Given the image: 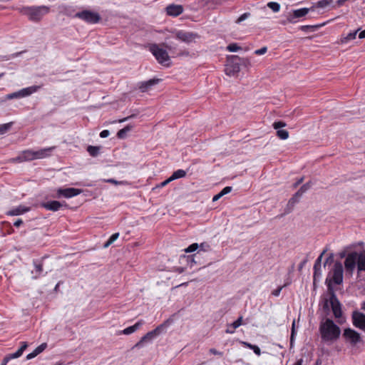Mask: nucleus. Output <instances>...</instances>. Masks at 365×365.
I'll return each mask as SVG.
<instances>
[{"instance_id": "2eb2a0df", "label": "nucleus", "mask_w": 365, "mask_h": 365, "mask_svg": "<svg viewBox=\"0 0 365 365\" xmlns=\"http://www.w3.org/2000/svg\"><path fill=\"white\" fill-rule=\"evenodd\" d=\"M35 151L32 150H26L19 156L13 159L14 162H24L35 160Z\"/></svg>"}, {"instance_id": "6ab92c4d", "label": "nucleus", "mask_w": 365, "mask_h": 365, "mask_svg": "<svg viewBox=\"0 0 365 365\" xmlns=\"http://www.w3.org/2000/svg\"><path fill=\"white\" fill-rule=\"evenodd\" d=\"M30 210L29 207H26L22 205L18 207H14L11 210L6 212V215L9 216H18L23 215Z\"/></svg>"}, {"instance_id": "aec40b11", "label": "nucleus", "mask_w": 365, "mask_h": 365, "mask_svg": "<svg viewBox=\"0 0 365 365\" xmlns=\"http://www.w3.org/2000/svg\"><path fill=\"white\" fill-rule=\"evenodd\" d=\"M324 252L318 257L314 264V280L315 281L317 278H320L322 276L321 271V263Z\"/></svg>"}, {"instance_id": "c9c22d12", "label": "nucleus", "mask_w": 365, "mask_h": 365, "mask_svg": "<svg viewBox=\"0 0 365 365\" xmlns=\"http://www.w3.org/2000/svg\"><path fill=\"white\" fill-rule=\"evenodd\" d=\"M357 32L358 30H356L353 32H350L345 38H344V43L354 39L356 36Z\"/></svg>"}, {"instance_id": "e2e57ef3", "label": "nucleus", "mask_w": 365, "mask_h": 365, "mask_svg": "<svg viewBox=\"0 0 365 365\" xmlns=\"http://www.w3.org/2000/svg\"><path fill=\"white\" fill-rule=\"evenodd\" d=\"M303 359H300L297 361V362L294 364V365H302Z\"/></svg>"}, {"instance_id": "0eeeda50", "label": "nucleus", "mask_w": 365, "mask_h": 365, "mask_svg": "<svg viewBox=\"0 0 365 365\" xmlns=\"http://www.w3.org/2000/svg\"><path fill=\"white\" fill-rule=\"evenodd\" d=\"M38 86H30L27 88H22L18 91L14 92L12 93L8 94L6 96V99L11 100L14 98H21L24 97H27L32 93H35L38 90Z\"/></svg>"}, {"instance_id": "13d9d810", "label": "nucleus", "mask_w": 365, "mask_h": 365, "mask_svg": "<svg viewBox=\"0 0 365 365\" xmlns=\"http://www.w3.org/2000/svg\"><path fill=\"white\" fill-rule=\"evenodd\" d=\"M8 358H9V360L12 359H16V358H19L16 355V353H13V354H10L9 355H7Z\"/></svg>"}, {"instance_id": "09e8293b", "label": "nucleus", "mask_w": 365, "mask_h": 365, "mask_svg": "<svg viewBox=\"0 0 365 365\" xmlns=\"http://www.w3.org/2000/svg\"><path fill=\"white\" fill-rule=\"evenodd\" d=\"M210 353L212 354H215V355H218V356H222L223 353L221 352V351H219L217 350H216L214 348H212L210 349Z\"/></svg>"}, {"instance_id": "603ef678", "label": "nucleus", "mask_w": 365, "mask_h": 365, "mask_svg": "<svg viewBox=\"0 0 365 365\" xmlns=\"http://www.w3.org/2000/svg\"><path fill=\"white\" fill-rule=\"evenodd\" d=\"M23 224V220L21 219H18L14 223V225L16 227H20Z\"/></svg>"}, {"instance_id": "6e6552de", "label": "nucleus", "mask_w": 365, "mask_h": 365, "mask_svg": "<svg viewBox=\"0 0 365 365\" xmlns=\"http://www.w3.org/2000/svg\"><path fill=\"white\" fill-rule=\"evenodd\" d=\"M344 339L349 342L351 346H354L362 341L360 334L351 328L344 329Z\"/></svg>"}, {"instance_id": "b1692460", "label": "nucleus", "mask_w": 365, "mask_h": 365, "mask_svg": "<svg viewBox=\"0 0 365 365\" xmlns=\"http://www.w3.org/2000/svg\"><path fill=\"white\" fill-rule=\"evenodd\" d=\"M143 324H144V321L140 319L138 322H137L134 325L124 329L122 331V334L125 335L130 334L137 331Z\"/></svg>"}, {"instance_id": "680f3d73", "label": "nucleus", "mask_w": 365, "mask_h": 365, "mask_svg": "<svg viewBox=\"0 0 365 365\" xmlns=\"http://www.w3.org/2000/svg\"><path fill=\"white\" fill-rule=\"evenodd\" d=\"M110 245H112V242H110L108 240V241L103 245L104 248L108 247Z\"/></svg>"}, {"instance_id": "5fc2aeb1", "label": "nucleus", "mask_w": 365, "mask_h": 365, "mask_svg": "<svg viewBox=\"0 0 365 365\" xmlns=\"http://www.w3.org/2000/svg\"><path fill=\"white\" fill-rule=\"evenodd\" d=\"M241 344H242L244 346L247 347V348H249V349H251V347H252V346L254 345V344H250V343H249V342H247V341H241Z\"/></svg>"}, {"instance_id": "7c9ffc66", "label": "nucleus", "mask_w": 365, "mask_h": 365, "mask_svg": "<svg viewBox=\"0 0 365 365\" xmlns=\"http://www.w3.org/2000/svg\"><path fill=\"white\" fill-rule=\"evenodd\" d=\"M267 6L274 12H278L280 10V5L277 2H269Z\"/></svg>"}, {"instance_id": "9b49d317", "label": "nucleus", "mask_w": 365, "mask_h": 365, "mask_svg": "<svg viewBox=\"0 0 365 365\" xmlns=\"http://www.w3.org/2000/svg\"><path fill=\"white\" fill-rule=\"evenodd\" d=\"M334 1H336L338 5H341L342 3V0H321L312 6V9L313 11H317L319 13L330 7L333 4Z\"/></svg>"}, {"instance_id": "37998d69", "label": "nucleus", "mask_w": 365, "mask_h": 365, "mask_svg": "<svg viewBox=\"0 0 365 365\" xmlns=\"http://www.w3.org/2000/svg\"><path fill=\"white\" fill-rule=\"evenodd\" d=\"M232 187L230 186H227L225 187H224L221 191V194L222 195V196H224L225 195H227L228 193H230L231 191H232Z\"/></svg>"}, {"instance_id": "4c0bfd02", "label": "nucleus", "mask_w": 365, "mask_h": 365, "mask_svg": "<svg viewBox=\"0 0 365 365\" xmlns=\"http://www.w3.org/2000/svg\"><path fill=\"white\" fill-rule=\"evenodd\" d=\"M250 16V13L249 12H246V13H244L243 14H242L237 20H236V23L237 24H240L241 22H242L243 21H245V19H247V18H249Z\"/></svg>"}, {"instance_id": "de8ad7c7", "label": "nucleus", "mask_w": 365, "mask_h": 365, "mask_svg": "<svg viewBox=\"0 0 365 365\" xmlns=\"http://www.w3.org/2000/svg\"><path fill=\"white\" fill-rule=\"evenodd\" d=\"M110 135V132L108 130H103L100 133V137L102 138H107Z\"/></svg>"}, {"instance_id": "c85d7f7f", "label": "nucleus", "mask_w": 365, "mask_h": 365, "mask_svg": "<svg viewBox=\"0 0 365 365\" xmlns=\"http://www.w3.org/2000/svg\"><path fill=\"white\" fill-rule=\"evenodd\" d=\"M101 147L99 146H93L88 145L87 148V151L92 157H97L100 153Z\"/></svg>"}, {"instance_id": "412c9836", "label": "nucleus", "mask_w": 365, "mask_h": 365, "mask_svg": "<svg viewBox=\"0 0 365 365\" xmlns=\"http://www.w3.org/2000/svg\"><path fill=\"white\" fill-rule=\"evenodd\" d=\"M54 149L55 147H49L36 150L35 151V158L36 159H42L46 158L51 155V153Z\"/></svg>"}, {"instance_id": "7ed1b4c3", "label": "nucleus", "mask_w": 365, "mask_h": 365, "mask_svg": "<svg viewBox=\"0 0 365 365\" xmlns=\"http://www.w3.org/2000/svg\"><path fill=\"white\" fill-rule=\"evenodd\" d=\"M21 13L26 16L31 21H39L45 15L49 13L50 7L47 6H24Z\"/></svg>"}, {"instance_id": "4468645a", "label": "nucleus", "mask_w": 365, "mask_h": 365, "mask_svg": "<svg viewBox=\"0 0 365 365\" xmlns=\"http://www.w3.org/2000/svg\"><path fill=\"white\" fill-rule=\"evenodd\" d=\"M33 264L34 266V269L31 271L32 279H37L40 278L41 276H43V262L42 260L34 259ZM46 274L47 272H46L44 275Z\"/></svg>"}, {"instance_id": "69168bd1", "label": "nucleus", "mask_w": 365, "mask_h": 365, "mask_svg": "<svg viewBox=\"0 0 365 365\" xmlns=\"http://www.w3.org/2000/svg\"><path fill=\"white\" fill-rule=\"evenodd\" d=\"M361 309L365 311V300L361 304Z\"/></svg>"}, {"instance_id": "e433bc0d", "label": "nucleus", "mask_w": 365, "mask_h": 365, "mask_svg": "<svg viewBox=\"0 0 365 365\" xmlns=\"http://www.w3.org/2000/svg\"><path fill=\"white\" fill-rule=\"evenodd\" d=\"M299 197L298 195H297V194L295 193L289 200L288 202V205H291V206H294L297 202H299Z\"/></svg>"}, {"instance_id": "a211bd4d", "label": "nucleus", "mask_w": 365, "mask_h": 365, "mask_svg": "<svg viewBox=\"0 0 365 365\" xmlns=\"http://www.w3.org/2000/svg\"><path fill=\"white\" fill-rule=\"evenodd\" d=\"M40 206L45 208L47 210L58 211L63 205L62 204L56 200L48 201L41 203Z\"/></svg>"}, {"instance_id": "1a4fd4ad", "label": "nucleus", "mask_w": 365, "mask_h": 365, "mask_svg": "<svg viewBox=\"0 0 365 365\" xmlns=\"http://www.w3.org/2000/svg\"><path fill=\"white\" fill-rule=\"evenodd\" d=\"M82 192V190L73 187H60L56 190V197L58 198H60L61 197H63L65 198H71L81 194Z\"/></svg>"}, {"instance_id": "f03ea898", "label": "nucleus", "mask_w": 365, "mask_h": 365, "mask_svg": "<svg viewBox=\"0 0 365 365\" xmlns=\"http://www.w3.org/2000/svg\"><path fill=\"white\" fill-rule=\"evenodd\" d=\"M346 250H344V269L346 271V276L351 277L355 269H357V279H361V272H365V251H351L347 255Z\"/></svg>"}, {"instance_id": "2f4dec72", "label": "nucleus", "mask_w": 365, "mask_h": 365, "mask_svg": "<svg viewBox=\"0 0 365 365\" xmlns=\"http://www.w3.org/2000/svg\"><path fill=\"white\" fill-rule=\"evenodd\" d=\"M241 49V47L239 46L237 43H230L227 46V50L230 52H237Z\"/></svg>"}, {"instance_id": "9d476101", "label": "nucleus", "mask_w": 365, "mask_h": 365, "mask_svg": "<svg viewBox=\"0 0 365 365\" xmlns=\"http://www.w3.org/2000/svg\"><path fill=\"white\" fill-rule=\"evenodd\" d=\"M351 318L354 326L365 332V314L354 311L352 312Z\"/></svg>"}, {"instance_id": "bb28decb", "label": "nucleus", "mask_w": 365, "mask_h": 365, "mask_svg": "<svg viewBox=\"0 0 365 365\" xmlns=\"http://www.w3.org/2000/svg\"><path fill=\"white\" fill-rule=\"evenodd\" d=\"M186 171L182 169L177 170L176 171L173 172L172 175L170 177V180H175L179 178H182L185 177L186 175Z\"/></svg>"}, {"instance_id": "72a5a7b5", "label": "nucleus", "mask_w": 365, "mask_h": 365, "mask_svg": "<svg viewBox=\"0 0 365 365\" xmlns=\"http://www.w3.org/2000/svg\"><path fill=\"white\" fill-rule=\"evenodd\" d=\"M242 324V317H240L236 321L230 324V327L233 329H236Z\"/></svg>"}, {"instance_id": "ea45409f", "label": "nucleus", "mask_w": 365, "mask_h": 365, "mask_svg": "<svg viewBox=\"0 0 365 365\" xmlns=\"http://www.w3.org/2000/svg\"><path fill=\"white\" fill-rule=\"evenodd\" d=\"M46 346H47V344L46 343H43L40 346L36 347L34 351L38 354H39L40 353H41L46 348Z\"/></svg>"}, {"instance_id": "79ce46f5", "label": "nucleus", "mask_w": 365, "mask_h": 365, "mask_svg": "<svg viewBox=\"0 0 365 365\" xmlns=\"http://www.w3.org/2000/svg\"><path fill=\"white\" fill-rule=\"evenodd\" d=\"M294 326H295V322L294 321L293 323H292V331H291V337H290V344H291V345L293 343V341H294V335H295Z\"/></svg>"}, {"instance_id": "423d86ee", "label": "nucleus", "mask_w": 365, "mask_h": 365, "mask_svg": "<svg viewBox=\"0 0 365 365\" xmlns=\"http://www.w3.org/2000/svg\"><path fill=\"white\" fill-rule=\"evenodd\" d=\"M75 16L89 24L98 23L101 19L98 14L88 10L78 12L76 14Z\"/></svg>"}, {"instance_id": "4d7b16f0", "label": "nucleus", "mask_w": 365, "mask_h": 365, "mask_svg": "<svg viewBox=\"0 0 365 365\" xmlns=\"http://www.w3.org/2000/svg\"><path fill=\"white\" fill-rule=\"evenodd\" d=\"M9 361V358H8V356H6L0 365H6Z\"/></svg>"}, {"instance_id": "a18cd8bd", "label": "nucleus", "mask_w": 365, "mask_h": 365, "mask_svg": "<svg viewBox=\"0 0 365 365\" xmlns=\"http://www.w3.org/2000/svg\"><path fill=\"white\" fill-rule=\"evenodd\" d=\"M119 237V233L118 232H116V233H114L108 239V240L112 242V244Z\"/></svg>"}, {"instance_id": "58836bf2", "label": "nucleus", "mask_w": 365, "mask_h": 365, "mask_svg": "<svg viewBox=\"0 0 365 365\" xmlns=\"http://www.w3.org/2000/svg\"><path fill=\"white\" fill-rule=\"evenodd\" d=\"M106 182H109V183H111V184H114V185H125V184H127V182L125 181H117L115 180V179H113V178H110V179H108L106 180Z\"/></svg>"}, {"instance_id": "5701e85b", "label": "nucleus", "mask_w": 365, "mask_h": 365, "mask_svg": "<svg viewBox=\"0 0 365 365\" xmlns=\"http://www.w3.org/2000/svg\"><path fill=\"white\" fill-rule=\"evenodd\" d=\"M160 81L158 78L150 79L147 81L140 83L139 88L142 92H145L150 89L153 86L156 85Z\"/></svg>"}, {"instance_id": "864d4df0", "label": "nucleus", "mask_w": 365, "mask_h": 365, "mask_svg": "<svg viewBox=\"0 0 365 365\" xmlns=\"http://www.w3.org/2000/svg\"><path fill=\"white\" fill-rule=\"evenodd\" d=\"M172 182V180H170V178H168L167 180H164L163 182H162L160 184L159 187H164V186L167 185H168L169 182Z\"/></svg>"}, {"instance_id": "338daca9", "label": "nucleus", "mask_w": 365, "mask_h": 365, "mask_svg": "<svg viewBox=\"0 0 365 365\" xmlns=\"http://www.w3.org/2000/svg\"><path fill=\"white\" fill-rule=\"evenodd\" d=\"M128 118H123V119H122V120H118V122H119V123L125 122V120H128Z\"/></svg>"}, {"instance_id": "a878e982", "label": "nucleus", "mask_w": 365, "mask_h": 365, "mask_svg": "<svg viewBox=\"0 0 365 365\" xmlns=\"http://www.w3.org/2000/svg\"><path fill=\"white\" fill-rule=\"evenodd\" d=\"M133 128V125H128L125 128L120 129L117 133V137L120 139H124L127 136V133Z\"/></svg>"}, {"instance_id": "774afa93", "label": "nucleus", "mask_w": 365, "mask_h": 365, "mask_svg": "<svg viewBox=\"0 0 365 365\" xmlns=\"http://www.w3.org/2000/svg\"><path fill=\"white\" fill-rule=\"evenodd\" d=\"M339 257H340L341 258H342V252H339Z\"/></svg>"}, {"instance_id": "dca6fc26", "label": "nucleus", "mask_w": 365, "mask_h": 365, "mask_svg": "<svg viewBox=\"0 0 365 365\" xmlns=\"http://www.w3.org/2000/svg\"><path fill=\"white\" fill-rule=\"evenodd\" d=\"M211 250L210 245L207 242H202L200 245H199V249L197 252V253L194 254L191 257V262H194L195 264L198 263V260L200 259L201 252H208Z\"/></svg>"}, {"instance_id": "c756f323", "label": "nucleus", "mask_w": 365, "mask_h": 365, "mask_svg": "<svg viewBox=\"0 0 365 365\" xmlns=\"http://www.w3.org/2000/svg\"><path fill=\"white\" fill-rule=\"evenodd\" d=\"M12 124L13 123L10 122L8 123L0 125V135L6 133L11 128Z\"/></svg>"}, {"instance_id": "c03bdc74", "label": "nucleus", "mask_w": 365, "mask_h": 365, "mask_svg": "<svg viewBox=\"0 0 365 365\" xmlns=\"http://www.w3.org/2000/svg\"><path fill=\"white\" fill-rule=\"evenodd\" d=\"M251 349L256 355L259 356L261 354V350L258 346L254 344L252 347H251Z\"/></svg>"}, {"instance_id": "49530a36", "label": "nucleus", "mask_w": 365, "mask_h": 365, "mask_svg": "<svg viewBox=\"0 0 365 365\" xmlns=\"http://www.w3.org/2000/svg\"><path fill=\"white\" fill-rule=\"evenodd\" d=\"M282 288H283V286L279 287L278 288H277L276 289L272 291V294L275 297H278L280 294V292H281Z\"/></svg>"}, {"instance_id": "6e6d98bb", "label": "nucleus", "mask_w": 365, "mask_h": 365, "mask_svg": "<svg viewBox=\"0 0 365 365\" xmlns=\"http://www.w3.org/2000/svg\"><path fill=\"white\" fill-rule=\"evenodd\" d=\"M222 197V195L221 194V192H220L218 194L215 195L213 198H212V201L213 202H215L217 200H218L220 197Z\"/></svg>"}, {"instance_id": "052dcab7", "label": "nucleus", "mask_w": 365, "mask_h": 365, "mask_svg": "<svg viewBox=\"0 0 365 365\" xmlns=\"http://www.w3.org/2000/svg\"><path fill=\"white\" fill-rule=\"evenodd\" d=\"M304 178H301L299 180H298L294 185V187H297L299 184H301L303 181Z\"/></svg>"}, {"instance_id": "f3484780", "label": "nucleus", "mask_w": 365, "mask_h": 365, "mask_svg": "<svg viewBox=\"0 0 365 365\" xmlns=\"http://www.w3.org/2000/svg\"><path fill=\"white\" fill-rule=\"evenodd\" d=\"M184 9L182 5L170 4L166 7L167 14L169 16H178L183 12Z\"/></svg>"}, {"instance_id": "4be33fe9", "label": "nucleus", "mask_w": 365, "mask_h": 365, "mask_svg": "<svg viewBox=\"0 0 365 365\" xmlns=\"http://www.w3.org/2000/svg\"><path fill=\"white\" fill-rule=\"evenodd\" d=\"M160 81L158 78L150 79L147 81L140 83L139 88L142 92H145L150 89L153 86L156 85Z\"/></svg>"}, {"instance_id": "ddd939ff", "label": "nucleus", "mask_w": 365, "mask_h": 365, "mask_svg": "<svg viewBox=\"0 0 365 365\" xmlns=\"http://www.w3.org/2000/svg\"><path fill=\"white\" fill-rule=\"evenodd\" d=\"M273 128L277 130V136L282 139L286 140L289 138V132L287 130L281 129L286 126V123L283 121H276L272 124Z\"/></svg>"}, {"instance_id": "3c124183", "label": "nucleus", "mask_w": 365, "mask_h": 365, "mask_svg": "<svg viewBox=\"0 0 365 365\" xmlns=\"http://www.w3.org/2000/svg\"><path fill=\"white\" fill-rule=\"evenodd\" d=\"M37 355H38V354L35 351H34L33 352L29 354L26 356V359H31L36 357Z\"/></svg>"}, {"instance_id": "a19ab883", "label": "nucleus", "mask_w": 365, "mask_h": 365, "mask_svg": "<svg viewBox=\"0 0 365 365\" xmlns=\"http://www.w3.org/2000/svg\"><path fill=\"white\" fill-rule=\"evenodd\" d=\"M267 51V48L266 46H264L259 49L255 51V54L256 55H263Z\"/></svg>"}, {"instance_id": "f257e3e1", "label": "nucleus", "mask_w": 365, "mask_h": 365, "mask_svg": "<svg viewBox=\"0 0 365 365\" xmlns=\"http://www.w3.org/2000/svg\"><path fill=\"white\" fill-rule=\"evenodd\" d=\"M341 283L342 264L338 262H336L332 272L329 273L326 279L327 293L326 296L322 298L320 302L325 317L320 321L319 331L322 341L327 344L335 342L341 334L340 327L328 316L332 312L334 317L338 319V322L340 323V319L342 317V309L341 304L335 293V286L339 285Z\"/></svg>"}, {"instance_id": "bf43d9fd", "label": "nucleus", "mask_w": 365, "mask_h": 365, "mask_svg": "<svg viewBox=\"0 0 365 365\" xmlns=\"http://www.w3.org/2000/svg\"><path fill=\"white\" fill-rule=\"evenodd\" d=\"M359 38L361 39L365 38V29L359 33Z\"/></svg>"}, {"instance_id": "20e7f679", "label": "nucleus", "mask_w": 365, "mask_h": 365, "mask_svg": "<svg viewBox=\"0 0 365 365\" xmlns=\"http://www.w3.org/2000/svg\"><path fill=\"white\" fill-rule=\"evenodd\" d=\"M149 50L155 57L159 63L165 66L169 65L170 57L166 50L155 43L150 45Z\"/></svg>"}, {"instance_id": "f8f14e48", "label": "nucleus", "mask_w": 365, "mask_h": 365, "mask_svg": "<svg viewBox=\"0 0 365 365\" xmlns=\"http://www.w3.org/2000/svg\"><path fill=\"white\" fill-rule=\"evenodd\" d=\"M175 37L185 43H190L195 41L197 35L192 32H187L185 31H175Z\"/></svg>"}, {"instance_id": "0e129e2a", "label": "nucleus", "mask_w": 365, "mask_h": 365, "mask_svg": "<svg viewBox=\"0 0 365 365\" xmlns=\"http://www.w3.org/2000/svg\"><path fill=\"white\" fill-rule=\"evenodd\" d=\"M235 329H233L232 328V329L228 328V329L226 330V332H227V333H230V334H233V333L235 332Z\"/></svg>"}, {"instance_id": "8fccbe9b", "label": "nucleus", "mask_w": 365, "mask_h": 365, "mask_svg": "<svg viewBox=\"0 0 365 365\" xmlns=\"http://www.w3.org/2000/svg\"><path fill=\"white\" fill-rule=\"evenodd\" d=\"M307 262V259H304L303 261H302L298 266V270L301 271Z\"/></svg>"}, {"instance_id": "f704fd0d", "label": "nucleus", "mask_w": 365, "mask_h": 365, "mask_svg": "<svg viewBox=\"0 0 365 365\" xmlns=\"http://www.w3.org/2000/svg\"><path fill=\"white\" fill-rule=\"evenodd\" d=\"M27 346L28 345L26 342H22L21 347L16 351H15L16 355L18 357L21 356L22 355L23 352L24 351V350L27 348Z\"/></svg>"}, {"instance_id": "473e14b6", "label": "nucleus", "mask_w": 365, "mask_h": 365, "mask_svg": "<svg viewBox=\"0 0 365 365\" xmlns=\"http://www.w3.org/2000/svg\"><path fill=\"white\" fill-rule=\"evenodd\" d=\"M199 245L197 243H192L189 245L186 249H185V252H192L196 250H198Z\"/></svg>"}, {"instance_id": "393cba45", "label": "nucleus", "mask_w": 365, "mask_h": 365, "mask_svg": "<svg viewBox=\"0 0 365 365\" xmlns=\"http://www.w3.org/2000/svg\"><path fill=\"white\" fill-rule=\"evenodd\" d=\"M309 11H313L311 8H302L293 11L292 19H297L306 16Z\"/></svg>"}, {"instance_id": "cd10ccee", "label": "nucleus", "mask_w": 365, "mask_h": 365, "mask_svg": "<svg viewBox=\"0 0 365 365\" xmlns=\"http://www.w3.org/2000/svg\"><path fill=\"white\" fill-rule=\"evenodd\" d=\"M312 185V184L310 181L304 184L296 192L297 195L301 197L304 193L311 188Z\"/></svg>"}, {"instance_id": "39448f33", "label": "nucleus", "mask_w": 365, "mask_h": 365, "mask_svg": "<svg viewBox=\"0 0 365 365\" xmlns=\"http://www.w3.org/2000/svg\"><path fill=\"white\" fill-rule=\"evenodd\" d=\"M165 327V324H162L158 326L155 329L148 332L135 345L134 347L141 348L145 343H150L156 336H158Z\"/></svg>"}]
</instances>
